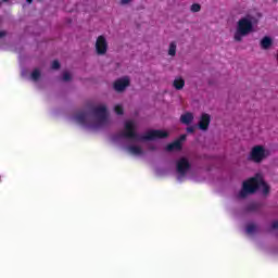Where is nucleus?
Wrapping results in <instances>:
<instances>
[{
  "instance_id": "obj_1",
  "label": "nucleus",
  "mask_w": 278,
  "mask_h": 278,
  "mask_svg": "<svg viewBox=\"0 0 278 278\" xmlns=\"http://www.w3.org/2000/svg\"><path fill=\"white\" fill-rule=\"evenodd\" d=\"M121 137L135 140L136 142H142L144 140H162L168 138V132L166 130H149L144 136H140L136 132L134 123L128 121L125 123L124 131L121 132Z\"/></svg>"
},
{
  "instance_id": "obj_2",
  "label": "nucleus",
  "mask_w": 278,
  "mask_h": 278,
  "mask_svg": "<svg viewBox=\"0 0 278 278\" xmlns=\"http://www.w3.org/2000/svg\"><path fill=\"white\" fill-rule=\"evenodd\" d=\"M260 188H263V194H268V192H270V187L264 182V179L260 174H256L255 177L243 181V187L239 192V199H247L249 194H254Z\"/></svg>"
},
{
  "instance_id": "obj_3",
  "label": "nucleus",
  "mask_w": 278,
  "mask_h": 278,
  "mask_svg": "<svg viewBox=\"0 0 278 278\" xmlns=\"http://www.w3.org/2000/svg\"><path fill=\"white\" fill-rule=\"evenodd\" d=\"M251 31H253V22H251V20H249L248 17L239 20L237 24V30L233 37L236 42H242V38H244V36H249Z\"/></svg>"
},
{
  "instance_id": "obj_4",
  "label": "nucleus",
  "mask_w": 278,
  "mask_h": 278,
  "mask_svg": "<svg viewBox=\"0 0 278 278\" xmlns=\"http://www.w3.org/2000/svg\"><path fill=\"white\" fill-rule=\"evenodd\" d=\"M266 157H268V150L264 146H254L250 151L248 160L254 162V164H262Z\"/></svg>"
},
{
  "instance_id": "obj_5",
  "label": "nucleus",
  "mask_w": 278,
  "mask_h": 278,
  "mask_svg": "<svg viewBox=\"0 0 278 278\" xmlns=\"http://www.w3.org/2000/svg\"><path fill=\"white\" fill-rule=\"evenodd\" d=\"M92 114L97 118V122L94 124L96 128L108 125V106L105 105L94 106L92 108Z\"/></svg>"
},
{
  "instance_id": "obj_6",
  "label": "nucleus",
  "mask_w": 278,
  "mask_h": 278,
  "mask_svg": "<svg viewBox=\"0 0 278 278\" xmlns=\"http://www.w3.org/2000/svg\"><path fill=\"white\" fill-rule=\"evenodd\" d=\"M176 170L180 177H186L188 172L190 170V162L188 159L182 157L177 162Z\"/></svg>"
},
{
  "instance_id": "obj_7",
  "label": "nucleus",
  "mask_w": 278,
  "mask_h": 278,
  "mask_svg": "<svg viewBox=\"0 0 278 278\" xmlns=\"http://www.w3.org/2000/svg\"><path fill=\"white\" fill-rule=\"evenodd\" d=\"M96 53L98 55H105L108 53V40L104 36H99L96 41Z\"/></svg>"
},
{
  "instance_id": "obj_8",
  "label": "nucleus",
  "mask_w": 278,
  "mask_h": 278,
  "mask_svg": "<svg viewBox=\"0 0 278 278\" xmlns=\"http://www.w3.org/2000/svg\"><path fill=\"white\" fill-rule=\"evenodd\" d=\"M129 84H130L129 78H127V77L119 78V79L115 80L113 84L114 91L115 92H124V90L126 88H128Z\"/></svg>"
},
{
  "instance_id": "obj_9",
  "label": "nucleus",
  "mask_w": 278,
  "mask_h": 278,
  "mask_svg": "<svg viewBox=\"0 0 278 278\" xmlns=\"http://www.w3.org/2000/svg\"><path fill=\"white\" fill-rule=\"evenodd\" d=\"M210 123H212V116L207 113H203L200 117L198 127L201 131H207V129H210Z\"/></svg>"
},
{
  "instance_id": "obj_10",
  "label": "nucleus",
  "mask_w": 278,
  "mask_h": 278,
  "mask_svg": "<svg viewBox=\"0 0 278 278\" xmlns=\"http://www.w3.org/2000/svg\"><path fill=\"white\" fill-rule=\"evenodd\" d=\"M88 116H89V114L87 111H79L75 115V121L79 125H88Z\"/></svg>"
},
{
  "instance_id": "obj_11",
  "label": "nucleus",
  "mask_w": 278,
  "mask_h": 278,
  "mask_svg": "<svg viewBox=\"0 0 278 278\" xmlns=\"http://www.w3.org/2000/svg\"><path fill=\"white\" fill-rule=\"evenodd\" d=\"M194 121V115L190 112L185 113L180 116V123L184 125H190Z\"/></svg>"
},
{
  "instance_id": "obj_12",
  "label": "nucleus",
  "mask_w": 278,
  "mask_h": 278,
  "mask_svg": "<svg viewBox=\"0 0 278 278\" xmlns=\"http://www.w3.org/2000/svg\"><path fill=\"white\" fill-rule=\"evenodd\" d=\"M262 210V203L251 202L245 206V212H260Z\"/></svg>"
},
{
  "instance_id": "obj_13",
  "label": "nucleus",
  "mask_w": 278,
  "mask_h": 278,
  "mask_svg": "<svg viewBox=\"0 0 278 278\" xmlns=\"http://www.w3.org/2000/svg\"><path fill=\"white\" fill-rule=\"evenodd\" d=\"M165 151H181V143L179 140H175L174 142L166 146Z\"/></svg>"
},
{
  "instance_id": "obj_14",
  "label": "nucleus",
  "mask_w": 278,
  "mask_h": 278,
  "mask_svg": "<svg viewBox=\"0 0 278 278\" xmlns=\"http://www.w3.org/2000/svg\"><path fill=\"white\" fill-rule=\"evenodd\" d=\"M269 47H273V39L270 37H268V36H265L261 40V48L266 51V50H268Z\"/></svg>"
},
{
  "instance_id": "obj_15",
  "label": "nucleus",
  "mask_w": 278,
  "mask_h": 278,
  "mask_svg": "<svg viewBox=\"0 0 278 278\" xmlns=\"http://www.w3.org/2000/svg\"><path fill=\"white\" fill-rule=\"evenodd\" d=\"M173 86L176 90H184V86H186V80H184V78H176L173 83Z\"/></svg>"
},
{
  "instance_id": "obj_16",
  "label": "nucleus",
  "mask_w": 278,
  "mask_h": 278,
  "mask_svg": "<svg viewBox=\"0 0 278 278\" xmlns=\"http://www.w3.org/2000/svg\"><path fill=\"white\" fill-rule=\"evenodd\" d=\"M128 151L131 155H142L143 153L142 148L139 146H129Z\"/></svg>"
},
{
  "instance_id": "obj_17",
  "label": "nucleus",
  "mask_w": 278,
  "mask_h": 278,
  "mask_svg": "<svg viewBox=\"0 0 278 278\" xmlns=\"http://www.w3.org/2000/svg\"><path fill=\"white\" fill-rule=\"evenodd\" d=\"M168 55H172V58H175V55H177V43H175V41H172L169 43Z\"/></svg>"
},
{
  "instance_id": "obj_18",
  "label": "nucleus",
  "mask_w": 278,
  "mask_h": 278,
  "mask_svg": "<svg viewBox=\"0 0 278 278\" xmlns=\"http://www.w3.org/2000/svg\"><path fill=\"white\" fill-rule=\"evenodd\" d=\"M30 77L33 81H38V79H40V70L38 68L34 70Z\"/></svg>"
},
{
  "instance_id": "obj_19",
  "label": "nucleus",
  "mask_w": 278,
  "mask_h": 278,
  "mask_svg": "<svg viewBox=\"0 0 278 278\" xmlns=\"http://www.w3.org/2000/svg\"><path fill=\"white\" fill-rule=\"evenodd\" d=\"M257 226L255 224H249L245 228L247 233H255Z\"/></svg>"
},
{
  "instance_id": "obj_20",
  "label": "nucleus",
  "mask_w": 278,
  "mask_h": 278,
  "mask_svg": "<svg viewBox=\"0 0 278 278\" xmlns=\"http://www.w3.org/2000/svg\"><path fill=\"white\" fill-rule=\"evenodd\" d=\"M114 112L118 115V116H123L125 110L123 109V105L117 104L114 108Z\"/></svg>"
},
{
  "instance_id": "obj_21",
  "label": "nucleus",
  "mask_w": 278,
  "mask_h": 278,
  "mask_svg": "<svg viewBox=\"0 0 278 278\" xmlns=\"http://www.w3.org/2000/svg\"><path fill=\"white\" fill-rule=\"evenodd\" d=\"M191 12H201V4L199 3H193L191 5Z\"/></svg>"
},
{
  "instance_id": "obj_22",
  "label": "nucleus",
  "mask_w": 278,
  "mask_h": 278,
  "mask_svg": "<svg viewBox=\"0 0 278 278\" xmlns=\"http://www.w3.org/2000/svg\"><path fill=\"white\" fill-rule=\"evenodd\" d=\"M52 71H58L60 68V61L54 60L51 65Z\"/></svg>"
},
{
  "instance_id": "obj_23",
  "label": "nucleus",
  "mask_w": 278,
  "mask_h": 278,
  "mask_svg": "<svg viewBox=\"0 0 278 278\" xmlns=\"http://www.w3.org/2000/svg\"><path fill=\"white\" fill-rule=\"evenodd\" d=\"M71 79H72L71 73L64 72L63 73V81H71Z\"/></svg>"
},
{
  "instance_id": "obj_24",
  "label": "nucleus",
  "mask_w": 278,
  "mask_h": 278,
  "mask_svg": "<svg viewBox=\"0 0 278 278\" xmlns=\"http://www.w3.org/2000/svg\"><path fill=\"white\" fill-rule=\"evenodd\" d=\"M134 0H121V5H127L128 3H131Z\"/></svg>"
},
{
  "instance_id": "obj_25",
  "label": "nucleus",
  "mask_w": 278,
  "mask_h": 278,
  "mask_svg": "<svg viewBox=\"0 0 278 278\" xmlns=\"http://www.w3.org/2000/svg\"><path fill=\"white\" fill-rule=\"evenodd\" d=\"M188 134H194V126L187 127Z\"/></svg>"
},
{
  "instance_id": "obj_26",
  "label": "nucleus",
  "mask_w": 278,
  "mask_h": 278,
  "mask_svg": "<svg viewBox=\"0 0 278 278\" xmlns=\"http://www.w3.org/2000/svg\"><path fill=\"white\" fill-rule=\"evenodd\" d=\"M186 138H187L186 135H181V136H180L178 139H176V140H179V141H180V144H181V142H185Z\"/></svg>"
},
{
  "instance_id": "obj_27",
  "label": "nucleus",
  "mask_w": 278,
  "mask_h": 278,
  "mask_svg": "<svg viewBox=\"0 0 278 278\" xmlns=\"http://www.w3.org/2000/svg\"><path fill=\"white\" fill-rule=\"evenodd\" d=\"M271 229H278V222L277 220L271 223Z\"/></svg>"
},
{
  "instance_id": "obj_28",
  "label": "nucleus",
  "mask_w": 278,
  "mask_h": 278,
  "mask_svg": "<svg viewBox=\"0 0 278 278\" xmlns=\"http://www.w3.org/2000/svg\"><path fill=\"white\" fill-rule=\"evenodd\" d=\"M7 34L4 30H0V38H5Z\"/></svg>"
},
{
  "instance_id": "obj_29",
  "label": "nucleus",
  "mask_w": 278,
  "mask_h": 278,
  "mask_svg": "<svg viewBox=\"0 0 278 278\" xmlns=\"http://www.w3.org/2000/svg\"><path fill=\"white\" fill-rule=\"evenodd\" d=\"M155 149H157L155 146H150V147H149V150H150V151H155Z\"/></svg>"
},
{
  "instance_id": "obj_30",
  "label": "nucleus",
  "mask_w": 278,
  "mask_h": 278,
  "mask_svg": "<svg viewBox=\"0 0 278 278\" xmlns=\"http://www.w3.org/2000/svg\"><path fill=\"white\" fill-rule=\"evenodd\" d=\"M27 3H34V0H26Z\"/></svg>"
},
{
  "instance_id": "obj_31",
  "label": "nucleus",
  "mask_w": 278,
  "mask_h": 278,
  "mask_svg": "<svg viewBox=\"0 0 278 278\" xmlns=\"http://www.w3.org/2000/svg\"><path fill=\"white\" fill-rule=\"evenodd\" d=\"M4 3H8V1H10V0H2Z\"/></svg>"
},
{
  "instance_id": "obj_32",
  "label": "nucleus",
  "mask_w": 278,
  "mask_h": 278,
  "mask_svg": "<svg viewBox=\"0 0 278 278\" xmlns=\"http://www.w3.org/2000/svg\"><path fill=\"white\" fill-rule=\"evenodd\" d=\"M0 181H1V176H0Z\"/></svg>"
}]
</instances>
